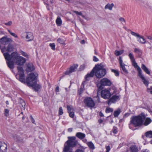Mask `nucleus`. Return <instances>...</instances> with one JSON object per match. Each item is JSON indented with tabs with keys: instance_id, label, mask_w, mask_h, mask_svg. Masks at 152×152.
Segmentation results:
<instances>
[{
	"instance_id": "nucleus-1",
	"label": "nucleus",
	"mask_w": 152,
	"mask_h": 152,
	"mask_svg": "<svg viewBox=\"0 0 152 152\" xmlns=\"http://www.w3.org/2000/svg\"><path fill=\"white\" fill-rule=\"evenodd\" d=\"M3 55L6 60L11 59L14 61L16 64L19 65H23L26 61L25 58L19 56L15 52L12 53L11 55L7 52L4 53Z\"/></svg>"
},
{
	"instance_id": "nucleus-2",
	"label": "nucleus",
	"mask_w": 152,
	"mask_h": 152,
	"mask_svg": "<svg viewBox=\"0 0 152 152\" xmlns=\"http://www.w3.org/2000/svg\"><path fill=\"white\" fill-rule=\"evenodd\" d=\"M38 75L37 73H31L26 78V82L27 85L33 87L34 90L37 91L40 89L41 86L37 84V77Z\"/></svg>"
},
{
	"instance_id": "nucleus-3",
	"label": "nucleus",
	"mask_w": 152,
	"mask_h": 152,
	"mask_svg": "<svg viewBox=\"0 0 152 152\" xmlns=\"http://www.w3.org/2000/svg\"><path fill=\"white\" fill-rule=\"evenodd\" d=\"M68 140L66 142L63 149L64 152H67L70 148L75 147L77 144L78 142L75 137H68Z\"/></svg>"
},
{
	"instance_id": "nucleus-4",
	"label": "nucleus",
	"mask_w": 152,
	"mask_h": 152,
	"mask_svg": "<svg viewBox=\"0 0 152 152\" xmlns=\"http://www.w3.org/2000/svg\"><path fill=\"white\" fill-rule=\"evenodd\" d=\"M145 117L144 115L142 116L138 115L133 117L131 118V120L129 124V128L133 129L131 127L132 125H134L135 127L141 125L142 124L143 120L145 119Z\"/></svg>"
},
{
	"instance_id": "nucleus-5",
	"label": "nucleus",
	"mask_w": 152,
	"mask_h": 152,
	"mask_svg": "<svg viewBox=\"0 0 152 152\" xmlns=\"http://www.w3.org/2000/svg\"><path fill=\"white\" fill-rule=\"evenodd\" d=\"M104 67L102 64L96 65L94 66L95 75L97 78H101L105 75L106 71L105 69L103 68Z\"/></svg>"
},
{
	"instance_id": "nucleus-6",
	"label": "nucleus",
	"mask_w": 152,
	"mask_h": 152,
	"mask_svg": "<svg viewBox=\"0 0 152 152\" xmlns=\"http://www.w3.org/2000/svg\"><path fill=\"white\" fill-rule=\"evenodd\" d=\"M110 90L108 89H104L102 90L101 91V97L103 99H109L112 94H115L116 92V90L114 89L113 92L111 93L110 92Z\"/></svg>"
},
{
	"instance_id": "nucleus-7",
	"label": "nucleus",
	"mask_w": 152,
	"mask_h": 152,
	"mask_svg": "<svg viewBox=\"0 0 152 152\" xmlns=\"http://www.w3.org/2000/svg\"><path fill=\"white\" fill-rule=\"evenodd\" d=\"M0 48L3 53L7 51L10 52L13 51L14 50L13 45L11 44H9L7 48H6L4 46H3L0 45Z\"/></svg>"
},
{
	"instance_id": "nucleus-8",
	"label": "nucleus",
	"mask_w": 152,
	"mask_h": 152,
	"mask_svg": "<svg viewBox=\"0 0 152 152\" xmlns=\"http://www.w3.org/2000/svg\"><path fill=\"white\" fill-rule=\"evenodd\" d=\"M84 102L85 104L88 107H92L95 106V103L91 98L87 97L85 98Z\"/></svg>"
},
{
	"instance_id": "nucleus-9",
	"label": "nucleus",
	"mask_w": 152,
	"mask_h": 152,
	"mask_svg": "<svg viewBox=\"0 0 152 152\" xmlns=\"http://www.w3.org/2000/svg\"><path fill=\"white\" fill-rule=\"evenodd\" d=\"M120 95H115L113 96L110 98L108 102V105H110L111 103H115L116 101L120 100Z\"/></svg>"
},
{
	"instance_id": "nucleus-10",
	"label": "nucleus",
	"mask_w": 152,
	"mask_h": 152,
	"mask_svg": "<svg viewBox=\"0 0 152 152\" xmlns=\"http://www.w3.org/2000/svg\"><path fill=\"white\" fill-rule=\"evenodd\" d=\"M119 62L120 64L121 68L122 69L123 73L124 74H127L128 73L127 70L125 67V66H126L124 63L123 62V60L121 57H119Z\"/></svg>"
},
{
	"instance_id": "nucleus-11",
	"label": "nucleus",
	"mask_w": 152,
	"mask_h": 152,
	"mask_svg": "<svg viewBox=\"0 0 152 152\" xmlns=\"http://www.w3.org/2000/svg\"><path fill=\"white\" fill-rule=\"evenodd\" d=\"M12 41V40L11 38L6 37H4L0 39V43L4 45H7Z\"/></svg>"
},
{
	"instance_id": "nucleus-12",
	"label": "nucleus",
	"mask_w": 152,
	"mask_h": 152,
	"mask_svg": "<svg viewBox=\"0 0 152 152\" xmlns=\"http://www.w3.org/2000/svg\"><path fill=\"white\" fill-rule=\"evenodd\" d=\"M101 85L102 86H110L111 84L110 80L107 78H104L100 80Z\"/></svg>"
},
{
	"instance_id": "nucleus-13",
	"label": "nucleus",
	"mask_w": 152,
	"mask_h": 152,
	"mask_svg": "<svg viewBox=\"0 0 152 152\" xmlns=\"http://www.w3.org/2000/svg\"><path fill=\"white\" fill-rule=\"evenodd\" d=\"M95 74L94 67L93 69L91 72L88 73L86 76L85 78L87 80H88L90 77H93Z\"/></svg>"
},
{
	"instance_id": "nucleus-14",
	"label": "nucleus",
	"mask_w": 152,
	"mask_h": 152,
	"mask_svg": "<svg viewBox=\"0 0 152 152\" xmlns=\"http://www.w3.org/2000/svg\"><path fill=\"white\" fill-rule=\"evenodd\" d=\"M78 66L77 64H74L71 66L69 68V71H67L65 72V74L66 75H68L75 71Z\"/></svg>"
},
{
	"instance_id": "nucleus-15",
	"label": "nucleus",
	"mask_w": 152,
	"mask_h": 152,
	"mask_svg": "<svg viewBox=\"0 0 152 152\" xmlns=\"http://www.w3.org/2000/svg\"><path fill=\"white\" fill-rule=\"evenodd\" d=\"M7 145L5 143L1 142L0 143V150L2 152H6Z\"/></svg>"
},
{
	"instance_id": "nucleus-16",
	"label": "nucleus",
	"mask_w": 152,
	"mask_h": 152,
	"mask_svg": "<svg viewBox=\"0 0 152 152\" xmlns=\"http://www.w3.org/2000/svg\"><path fill=\"white\" fill-rule=\"evenodd\" d=\"M14 138L15 141L18 143H23V138L21 136L16 135L14 136Z\"/></svg>"
},
{
	"instance_id": "nucleus-17",
	"label": "nucleus",
	"mask_w": 152,
	"mask_h": 152,
	"mask_svg": "<svg viewBox=\"0 0 152 152\" xmlns=\"http://www.w3.org/2000/svg\"><path fill=\"white\" fill-rule=\"evenodd\" d=\"M6 63L10 69H13L14 68V61L10 59V60H6Z\"/></svg>"
},
{
	"instance_id": "nucleus-18",
	"label": "nucleus",
	"mask_w": 152,
	"mask_h": 152,
	"mask_svg": "<svg viewBox=\"0 0 152 152\" xmlns=\"http://www.w3.org/2000/svg\"><path fill=\"white\" fill-rule=\"evenodd\" d=\"M132 62V65L134 67L137 68L138 72V74H139L142 73V70L140 67L137 65V63L136 62L135 60L131 61Z\"/></svg>"
},
{
	"instance_id": "nucleus-19",
	"label": "nucleus",
	"mask_w": 152,
	"mask_h": 152,
	"mask_svg": "<svg viewBox=\"0 0 152 152\" xmlns=\"http://www.w3.org/2000/svg\"><path fill=\"white\" fill-rule=\"evenodd\" d=\"M26 38L28 39L27 41H30L33 40L34 36L33 34L31 32H26Z\"/></svg>"
},
{
	"instance_id": "nucleus-20",
	"label": "nucleus",
	"mask_w": 152,
	"mask_h": 152,
	"mask_svg": "<svg viewBox=\"0 0 152 152\" xmlns=\"http://www.w3.org/2000/svg\"><path fill=\"white\" fill-rule=\"evenodd\" d=\"M138 76L142 79L143 83L147 87H148L149 84V82L145 79L144 76L142 74V73L139 74H138Z\"/></svg>"
},
{
	"instance_id": "nucleus-21",
	"label": "nucleus",
	"mask_w": 152,
	"mask_h": 152,
	"mask_svg": "<svg viewBox=\"0 0 152 152\" xmlns=\"http://www.w3.org/2000/svg\"><path fill=\"white\" fill-rule=\"evenodd\" d=\"M76 136L80 140H82L85 137L86 135L84 133L78 132L76 134Z\"/></svg>"
},
{
	"instance_id": "nucleus-22",
	"label": "nucleus",
	"mask_w": 152,
	"mask_h": 152,
	"mask_svg": "<svg viewBox=\"0 0 152 152\" xmlns=\"http://www.w3.org/2000/svg\"><path fill=\"white\" fill-rule=\"evenodd\" d=\"M34 69V67L32 64L29 63L28 65L27 68L26 69V71L28 72L33 71Z\"/></svg>"
},
{
	"instance_id": "nucleus-23",
	"label": "nucleus",
	"mask_w": 152,
	"mask_h": 152,
	"mask_svg": "<svg viewBox=\"0 0 152 152\" xmlns=\"http://www.w3.org/2000/svg\"><path fill=\"white\" fill-rule=\"evenodd\" d=\"M19 80L23 83H26V80H25L24 78V74H19Z\"/></svg>"
},
{
	"instance_id": "nucleus-24",
	"label": "nucleus",
	"mask_w": 152,
	"mask_h": 152,
	"mask_svg": "<svg viewBox=\"0 0 152 152\" xmlns=\"http://www.w3.org/2000/svg\"><path fill=\"white\" fill-rule=\"evenodd\" d=\"M141 68L147 74H150V72L146 66L143 64H142L141 65Z\"/></svg>"
},
{
	"instance_id": "nucleus-25",
	"label": "nucleus",
	"mask_w": 152,
	"mask_h": 152,
	"mask_svg": "<svg viewBox=\"0 0 152 152\" xmlns=\"http://www.w3.org/2000/svg\"><path fill=\"white\" fill-rule=\"evenodd\" d=\"M137 41L140 43L143 44L146 42V41L143 37L140 36L138 38Z\"/></svg>"
},
{
	"instance_id": "nucleus-26",
	"label": "nucleus",
	"mask_w": 152,
	"mask_h": 152,
	"mask_svg": "<svg viewBox=\"0 0 152 152\" xmlns=\"http://www.w3.org/2000/svg\"><path fill=\"white\" fill-rule=\"evenodd\" d=\"M56 23L57 25L60 26L62 23V21L60 17L58 16L56 20Z\"/></svg>"
},
{
	"instance_id": "nucleus-27",
	"label": "nucleus",
	"mask_w": 152,
	"mask_h": 152,
	"mask_svg": "<svg viewBox=\"0 0 152 152\" xmlns=\"http://www.w3.org/2000/svg\"><path fill=\"white\" fill-rule=\"evenodd\" d=\"M151 121L152 120L150 118H146L145 120V121L144 123V125L145 126H147L150 123Z\"/></svg>"
},
{
	"instance_id": "nucleus-28",
	"label": "nucleus",
	"mask_w": 152,
	"mask_h": 152,
	"mask_svg": "<svg viewBox=\"0 0 152 152\" xmlns=\"http://www.w3.org/2000/svg\"><path fill=\"white\" fill-rule=\"evenodd\" d=\"M121 112V110L118 108L114 112V115L115 117H117Z\"/></svg>"
},
{
	"instance_id": "nucleus-29",
	"label": "nucleus",
	"mask_w": 152,
	"mask_h": 152,
	"mask_svg": "<svg viewBox=\"0 0 152 152\" xmlns=\"http://www.w3.org/2000/svg\"><path fill=\"white\" fill-rule=\"evenodd\" d=\"M146 136L149 138H152V131H150L145 133Z\"/></svg>"
},
{
	"instance_id": "nucleus-30",
	"label": "nucleus",
	"mask_w": 152,
	"mask_h": 152,
	"mask_svg": "<svg viewBox=\"0 0 152 152\" xmlns=\"http://www.w3.org/2000/svg\"><path fill=\"white\" fill-rule=\"evenodd\" d=\"M124 51V50L120 51L116 50L115 51V54L116 56H118L123 53Z\"/></svg>"
},
{
	"instance_id": "nucleus-31",
	"label": "nucleus",
	"mask_w": 152,
	"mask_h": 152,
	"mask_svg": "<svg viewBox=\"0 0 152 152\" xmlns=\"http://www.w3.org/2000/svg\"><path fill=\"white\" fill-rule=\"evenodd\" d=\"M17 69L18 70L19 75L24 74V72L23 69L22 67L18 66Z\"/></svg>"
},
{
	"instance_id": "nucleus-32",
	"label": "nucleus",
	"mask_w": 152,
	"mask_h": 152,
	"mask_svg": "<svg viewBox=\"0 0 152 152\" xmlns=\"http://www.w3.org/2000/svg\"><path fill=\"white\" fill-rule=\"evenodd\" d=\"M130 148L131 152H137V148L136 146H132L130 147Z\"/></svg>"
},
{
	"instance_id": "nucleus-33",
	"label": "nucleus",
	"mask_w": 152,
	"mask_h": 152,
	"mask_svg": "<svg viewBox=\"0 0 152 152\" xmlns=\"http://www.w3.org/2000/svg\"><path fill=\"white\" fill-rule=\"evenodd\" d=\"M114 5L113 4H108L106 5L105 7V9H108L110 10H112L113 6Z\"/></svg>"
},
{
	"instance_id": "nucleus-34",
	"label": "nucleus",
	"mask_w": 152,
	"mask_h": 152,
	"mask_svg": "<svg viewBox=\"0 0 152 152\" xmlns=\"http://www.w3.org/2000/svg\"><path fill=\"white\" fill-rule=\"evenodd\" d=\"M87 145L88 147L92 149H94V144L91 142H89L88 143Z\"/></svg>"
},
{
	"instance_id": "nucleus-35",
	"label": "nucleus",
	"mask_w": 152,
	"mask_h": 152,
	"mask_svg": "<svg viewBox=\"0 0 152 152\" xmlns=\"http://www.w3.org/2000/svg\"><path fill=\"white\" fill-rule=\"evenodd\" d=\"M57 41L59 43L61 44L65 45V41L63 39L59 38L57 40Z\"/></svg>"
},
{
	"instance_id": "nucleus-36",
	"label": "nucleus",
	"mask_w": 152,
	"mask_h": 152,
	"mask_svg": "<svg viewBox=\"0 0 152 152\" xmlns=\"http://www.w3.org/2000/svg\"><path fill=\"white\" fill-rule=\"evenodd\" d=\"M9 110L7 109H5L4 110V115L6 117H8L9 115Z\"/></svg>"
},
{
	"instance_id": "nucleus-37",
	"label": "nucleus",
	"mask_w": 152,
	"mask_h": 152,
	"mask_svg": "<svg viewBox=\"0 0 152 152\" xmlns=\"http://www.w3.org/2000/svg\"><path fill=\"white\" fill-rule=\"evenodd\" d=\"M129 57L131 61L135 60L133 55L132 53H129Z\"/></svg>"
},
{
	"instance_id": "nucleus-38",
	"label": "nucleus",
	"mask_w": 152,
	"mask_h": 152,
	"mask_svg": "<svg viewBox=\"0 0 152 152\" xmlns=\"http://www.w3.org/2000/svg\"><path fill=\"white\" fill-rule=\"evenodd\" d=\"M113 111V109L110 107H107L106 108L105 112L106 113H109L110 112H112Z\"/></svg>"
},
{
	"instance_id": "nucleus-39",
	"label": "nucleus",
	"mask_w": 152,
	"mask_h": 152,
	"mask_svg": "<svg viewBox=\"0 0 152 152\" xmlns=\"http://www.w3.org/2000/svg\"><path fill=\"white\" fill-rule=\"evenodd\" d=\"M111 71L112 72H114L115 73V75L116 76H119V73L117 70L113 69L111 70Z\"/></svg>"
},
{
	"instance_id": "nucleus-40",
	"label": "nucleus",
	"mask_w": 152,
	"mask_h": 152,
	"mask_svg": "<svg viewBox=\"0 0 152 152\" xmlns=\"http://www.w3.org/2000/svg\"><path fill=\"white\" fill-rule=\"evenodd\" d=\"M8 31L11 35L13 36L15 38H18V36L15 33L11 32L10 30H8Z\"/></svg>"
},
{
	"instance_id": "nucleus-41",
	"label": "nucleus",
	"mask_w": 152,
	"mask_h": 152,
	"mask_svg": "<svg viewBox=\"0 0 152 152\" xmlns=\"http://www.w3.org/2000/svg\"><path fill=\"white\" fill-rule=\"evenodd\" d=\"M20 53L23 56L26 57H28V55H27V54L23 51H20Z\"/></svg>"
},
{
	"instance_id": "nucleus-42",
	"label": "nucleus",
	"mask_w": 152,
	"mask_h": 152,
	"mask_svg": "<svg viewBox=\"0 0 152 152\" xmlns=\"http://www.w3.org/2000/svg\"><path fill=\"white\" fill-rule=\"evenodd\" d=\"M50 46L53 50H55V45L54 43H50Z\"/></svg>"
},
{
	"instance_id": "nucleus-43",
	"label": "nucleus",
	"mask_w": 152,
	"mask_h": 152,
	"mask_svg": "<svg viewBox=\"0 0 152 152\" xmlns=\"http://www.w3.org/2000/svg\"><path fill=\"white\" fill-rule=\"evenodd\" d=\"M131 33L132 35L134 36H136V37H137L138 38L139 37H140V35L139 34H138L135 32H134L132 31H131Z\"/></svg>"
},
{
	"instance_id": "nucleus-44",
	"label": "nucleus",
	"mask_w": 152,
	"mask_h": 152,
	"mask_svg": "<svg viewBox=\"0 0 152 152\" xmlns=\"http://www.w3.org/2000/svg\"><path fill=\"white\" fill-rule=\"evenodd\" d=\"M63 113L62 108L61 107H60L59 108L58 111L59 114L61 115L63 114Z\"/></svg>"
},
{
	"instance_id": "nucleus-45",
	"label": "nucleus",
	"mask_w": 152,
	"mask_h": 152,
	"mask_svg": "<svg viewBox=\"0 0 152 152\" xmlns=\"http://www.w3.org/2000/svg\"><path fill=\"white\" fill-rule=\"evenodd\" d=\"M67 110L68 113L72 112L71 110H73V109L72 107H71L70 106L68 105L67 106Z\"/></svg>"
},
{
	"instance_id": "nucleus-46",
	"label": "nucleus",
	"mask_w": 152,
	"mask_h": 152,
	"mask_svg": "<svg viewBox=\"0 0 152 152\" xmlns=\"http://www.w3.org/2000/svg\"><path fill=\"white\" fill-rule=\"evenodd\" d=\"M119 20L121 22V23L123 24L125 23L126 21L125 19L123 18H119Z\"/></svg>"
},
{
	"instance_id": "nucleus-47",
	"label": "nucleus",
	"mask_w": 152,
	"mask_h": 152,
	"mask_svg": "<svg viewBox=\"0 0 152 152\" xmlns=\"http://www.w3.org/2000/svg\"><path fill=\"white\" fill-rule=\"evenodd\" d=\"M68 113H69V116L70 117L72 118L74 117V113L73 112H71Z\"/></svg>"
},
{
	"instance_id": "nucleus-48",
	"label": "nucleus",
	"mask_w": 152,
	"mask_h": 152,
	"mask_svg": "<svg viewBox=\"0 0 152 152\" xmlns=\"http://www.w3.org/2000/svg\"><path fill=\"white\" fill-rule=\"evenodd\" d=\"M134 52L137 53H141V51L138 49L136 48L134 50Z\"/></svg>"
},
{
	"instance_id": "nucleus-49",
	"label": "nucleus",
	"mask_w": 152,
	"mask_h": 152,
	"mask_svg": "<svg viewBox=\"0 0 152 152\" xmlns=\"http://www.w3.org/2000/svg\"><path fill=\"white\" fill-rule=\"evenodd\" d=\"M4 24L6 26H10L12 24V21H9L8 22L5 23Z\"/></svg>"
},
{
	"instance_id": "nucleus-50",
	"label": "nucleus",
	"mask_w": 152,
	"mask_h": 152,
	"mask_svg": "<svg viewBox=\"0 0 152 152\" xmlns=\"http://www.w3.org/2000/svg\"><path fill=\"white\" fill-rule=\"evenodd\" d=\"M147 91L150 92L151 94H152V86L150 88H148Z\"/></svg>"
},
{
	"instance_id": "nucleus-51",
	"label": "nucleus",
	"mask_w": 152,
	"mask_h": 152,
	"mask_svg": "<svg viewBox=\"0 0 152 152\" xmlns=\"http://www.w3.org/2000/svg\"><path fill=\"white\" fill-rule=\"evenodd\" d=\"M113 132L114 134H116L117 132V128L116 127H113Z\"/></svg>"
},
{
	"instance_id": "nucleus-52",
	"label": "nucleus",
	"mask_w": 152,
	"mask_h": 152,
	"mask_svg": "<svg viewBox=\"0 0 152 152\" xmlns=\"http://www.w3.org/2000/svg\"><path fill=\"white\" fill-rule=\"evenodd\" d=\"M146 37L151 40V42H152V35L147 36Z\"/></svg>"
},
{
	"instance_id": "nucleus-53",
	"label": "nucleus",
	"mask_w": 152,
	"mask_h": 152,
	"mask_svg": "<svg viewBox=\"0 0 152 152\" xmlns=\"http://www.w3.org/2000/svg\"><path fill=\"white\" fill-rule=\"evenodd\" d=\"M74 12L77 15H82V13L81 12H79L76 11H74Z\"/></svg>"
},
{
	"instance_id": "nucleus-54",
	"label": "nucleus",
	"mask_w": 152,
	"mask_h": 152,
	"mask_svg": "<svg viewBox=\"0 0 152 152\" xmlns=\"http://www.w3.org/2000/svg\"><path fill=\"white\" fill-rule=\"evenodd\" d=\"M93 60L94 61H99V59L96 56H94L93 58Z\"/></svg>"
},
{
	"instance_id": "nucleus-55",
	"label": "nucleus",
	"mask_w": 152,
	"mask_h": 152,
	"mask_svg": "<svg viewBox=\"0 0 152 152\" xmlns=\"http://www.w3.org/2000/svg\"><path fill=\"white\" fill-rule=\"evenodd\" d=\"M83 91V88H80V90L79 91V94H81L82 93Z\"/></svg>"
},
{
	"instance_id": "nucleus-56",
	"label": "nucleus",
	"mask_w": 152,
	"mask_h": 152,
	"mask_svg": "<svg viewBox=\"0 0 152 152\" xmlns=\"http://www.w3.org/2000/svg\"><path fill=\"white\" fill-rule=\"evenodd\" d=\"M30 118L31 119V121L32 122V123H34L35 121H34V118H33L32 117V115L30 116Z\"/></svg>"
},
{
	"instance_id": "nucleus-57",
	"label": "nucleus",
	"mask_w": 152,
	"mask_h": 152,
	"mask_svg": "<svg viewBox=\"0 0 152 152\" xmlns=\"http://www.w3.org/2000/svg\"><path fill=\"white\" fill-rule=\"evenodd\" d=\"M22 105L23 107V109H25L24 107L25 105V103L23 100L22 101Z\"/></svg>"
},
{
	"instance_id": "nucleus-58",
	"label": "nucleus",
	"mask_w": 152,
	"mask_h": 152,
	"mask_svg": "<svg viewBox=\"0 0 152 152\" xmlns=\"http://www.w3.org/2000/svg\"><path fill=\"white\" fill-rule=\"evenodd\" d=\"M110 147L108 146L106 147V152H109L110 150Z\"/></svg>"
},
{
	"instance_id": "nucleus-59",
	"label": "nucleus",
	"mask_w": 152,
	"mask_h": 152,
	"mask_svg": "<svg viewBox=\"0 0 152 152\" xmlns=\"http://www.w3.org/2000/svg\"><path fill=\"white\" fill-rule=\"evenodd\" d=\"M85 66L84 65H81L80 67V69L81 70H83Z\"/></svg>"
},
{
	"instance_id": "nucleus-60",
	"label": "nucleus",
	"mask_w": 152,
	"mask_h": 152,
	"mask_svg": "<svg viewBox=\"0 0 152 152\" xmlns=\"http://www.w3.org/2000/svg\"><path fill=\"white\" fill-rule=\"evenodd\" d=\"M75 152H84L81 149H77L76 151Z\"/></svg>"
},
{
	"instance_id": "nucleus-61",
	"label": "nucleus",
	"mask_w": 152,
	"mask_h": 152,
	"mask_svg": "<svg viewBox=\"0 0 152 152\" xmlns=\"http://www.w3.org/2000/svg\"><path fill=\"white\" fill-rule=\"evenodd\" d=\"M99 115L101 117H102L104 116L103 114L101 112H99Z\"/></svg>"
},
{
	"instance_id": "nucleus-62",
	"label": "nucleus",
	"mask_w": 152,
	"mask_h": 152,
	"mask_svg": "<svg viewBox=\"0 0 152 152\" xmlns=\"http://www.w3.org/2000/svg\"><path fill=\"white\" fill-rule=\"evenodd\" d=\"M59 87L57 86L56 88V91L57 92H59Z\"/></svg>"
},
{
	"instance_id": "nucleus-63",
	"label": "nucleus",
	"mask_w": 152,
	"mask_h": 152,
	"mask_svg": "<svg viewBox=\"0 0 152 152\" xmlns=\"http://www.w3.org/2000/svg\"><path fill=\"white\" fill-rule=\"evenodd\" d=\"M72 128H69L68 129V131L69 132H71L72 131Z\"/></svg>"
},
{
	"instance_id": "nucleus-64",
	"label": "nucleus",
	"mask_w": 152,
	"mask_h": 152,
	"mask_svg": "<svg viewBox=\"0 0 152 152\" xmlns=\"http://www.w3.org/2000/svg\"><path fill=\"white\" fill-rule=\"evenodd\" d=\"M98 122L99 124H101L103 122V120L102 119H99L98 120Z\"/></svg>"
}]
</instances>
